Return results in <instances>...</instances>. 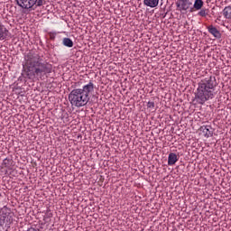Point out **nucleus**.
I'll return each mask as SVG.
<instances>
[{
    "mask_svg": "<svg viewBox=\"0 0 231 231\" xmlns=\"http://www.w3.org/2000/svg\"><path fill=\"white\" fill-rule=\"evenodd\" d=\"M225 19H231V5L226 6L223 10Z\"/></svg>",
    "mask_w": 231,
    "mask_h": 231,
    "instance_id": "12",
    "label": "nucleus"
},
{
    "mask_svg": "<svg viewBox=\"0 0 231 231\" xmlns=\"http://www.w3.org/2000/svg\"><path fill=\"white\" fill-rule=\"evenodd\" d=\"M16 5L23 10H30L33 6H42L44 0H15Z\"/></svg>",
    "mask_w": 231,
    "mask_h": 231,
    "instance_id": "4",
    "label": "nucleus"
},
{
    "mask_svg": "<svg viewBox=\"0 0 231 231\" xmlns=\"http://www.w3.org/2000/svg\"><path fill=\"white\" fill-rule=\"evenodd\" d=\"M198 15H199V17H207V15H208V9H200V11L198 13Z\"/></svg>",
    "mask_w": 231,
    "mask_h": 231,
    "instance_id": "16",
    "label": "nucleus"
},
{
    "mask_svg": "<svg viewBox=\"0 0 231 231\" xmlns=\"http://www.w3.org/2000/svg\"><path fill=\"white\" fill-rule=\"evenodd\" d=\"M200 131H202L205 138H209V136H212V132H210V126H201Z\"/></svg>",
    "mask_w": 231,
    "mask_h": 231,
    "instance_id": "11",
    "label": "nucleus"
},
{
    "mask_svg": "<svg viewBox=\"0 0 231 231\" xmlns=\"http://www.w3.org/2000/svg\"><path fill=\"white\" fill-rule=\"evenodd\" d=\"M216 78L210 76L199 81L197 88L196 98L199 104H205L208 100H212L216 97Z\"/></svg>",
    "mask_w": 231,
    "mask_h": 231,
    "instance_id": "3",
    "label": "nucleus"
},
{
    "mask_svg": "<svg viewBox=\"0 0 231 231\" xmlns=\"http://www.w3.org/2000/svg\"><path fill=\"white\" fill-rule=\"evenodd\" d=\"M95 91V84L88 82L82 88H75L69 94V100L72 107H84L89 102V97Z\"/></svg>",
    "mask_w": 231,
    "mask_h": 231,
    "instance_id": "2",
    "label": "nucleus"
},
{
    "mask_svg": "<svg viewBox=\"0 0 231 231\" xmlns=\"http://www.w3.org/2000/svg\"><path fill=\"white\" fill-rule=\"evenodd\" d=\"M23 69L29 80H42L46 75L51 73V64L44 62L38 53L30 51L25 56Z\"/></svg>",
    "mask_w": 231,
    "mask_h": 231,
    "instance_id": "1",
    "label": "nucleus"
},
{
    "mask_svg": "<svg viewBox=\"0 0 231 231\" xmlns=\"http://www.w3.org/2000/svg\"><path fill=\"white\" fill-rule=\"evenodd\" d=\"M1 198H3V195L0 193V199H1Z\"/></svg>",
    "mask_w": 231,
    "mask_h": 231,
    "instance_id": "19",
    "label": "nucleus"
},
{
    "mask_svg": "<svg viewBox=\"0 0 231 231\" xmlns=\"http://www.w3.org/2000/svg\"><path fill=\"white\" fill-rule=\"evenodd\" d=\"M8 29L5 27L2 23H0V41H5L6 37H8Z\"/></svg>",
    "mask_w": 231,
    "mask_h": 231,
    "instance_id": "10",
    "label": "nucleus"
},
{
    "mask_svg": "<svg viewBox=\"0 0 231 231\" xmlns=\"http://www.w3.org/2000/svg\"><path fill=\"white\" fill-rule=\"evenodd\" d=\"M55 35H57V33H50V37L51 40L55 39Z\"/></svg>",
    "mask_w": 231,
    "mask_h": 231,
    "instance_id": "18",
    "label": "nucleus"
},
{
    "mask_svg": "<svg viewBox=\"0 0 231 231\" xmlns=\"http://www.w3.org/2000/svg\"><path fill=\"white\" fill-rule=\"evenodd\" d=\"M3 165L6 169H12V167H14V161L12 159L5 158L3 161Z\"/></svg>",
    "mask_w": 231,
    "mask_h": 231,
    "instance_id": "13",
    "label": "nucleus"
},
{
    "mask_svg": "<svg viewBox=\"0 0 231 231\" xmlns=\"http://www.w3.org/2000/svg\"><path fill=\"white\" fill-rule=\"evenodd\" d=\"M178 160H180V157L176 153L170 152L168 155V165H170L171 167L172 165H176Z\"/></svg>",
    "mask_w": 231,
    "mask_h": 231,
    "instance_id": "7",
    "label": "nucleus"
},
{
    "mask_svg": "<svg viewBox=\"0 0 231 231\" xmlns=\"http://www.w3.org/2000/svg\"><path fill=\"white\" fill-rule=\"evenodd\" d=\"M203 0H195L193 7L195 8V10H201L203 8Z\"/></svg>",
    "mask_w": 231,
    "mask_h": 231,
    "instance_id": "14",
    "label": "nucleus"
},
{
    "mask_svg": "<svg viewBox=\"0 0 231 231\" xmlns=\"http://www.w3.org/2000/svg\"><path fill=\"white\" fill-rule=\"evenodd\" d=\"M208 32H209L216 39H221V32L214 25H209L208 27Z\"/></svg>",
    "mask_w": 231,
    "mask_h": 231,
    "instance_id": "8",
    "label": "nucleus"
},
{
    "mask_svg": "<svg viewBox=\"0 0 231 231\" xmlns=\"http://www.w3.org/2000/svg\"><path fill=\"white\" fill-rule=\"evenodd\" d=\"M147 107H148V109H154V102L149 101L147 103Z\"/></svg>",
    "mask_w": 231,
    "mask_h": 231,
    "instance_id": "17",
    "label": "nucleus"
},
{
    "mask_svg": "<svg viewBox=\"0 0 231 231\" xmlns=\"http://www.w3.org/2000/svg\"><path fill=\"white\" fill-rule=\"evenodd\" d=\"M176 5H177V8H179V10L187 11V10H189V8H190L192 2H190L189 0H179L176 3Z\"/></svg>",
    "mask_w": 231,
    "mask_h": 231,
    "instance_id": "6",
    "label": "nucleus"
},
{
    "mask_svg": "<svg viewBox=\"0 0 231 231\" xmlns=\"http://www.w3.org/2000/svg\"><path fill=\"white\" fill-rule=\"evenodd\" d=\"M12 216H14V213L10 212V209L3 208L0 211V225L10 223L12 221Z\"/></svg>",
    "mask_w": 231,
    "mask_h": 231,
    "instance_id": "5",
    "label": "nucleus"
},
{
    "mask_svg": "<svg viewBox=\"0 0 231 231\" xmlns=\"http://www.w3.org/2000/svg\"><path fill=\"white\" fill-rule=\"evenodd\" d=\"M63 46H67V48H73V41L69 38H63Z\"/></svg>",
    "mask_w": 231,
    "mask_h": 231,
    "instance_id": "15",
    "label": "nucleus"
},
{
    "mask_svg": "<svg viewBox=\"0 0 231 231\" xmlns=\"http://www.w3.org/2000/svg\"><path fill=\"white\" fill-rule=\"evenodd\" d=\"M143 5L149 8H156L160 5V0H143Z\"/></svg>",
    "mask_w": 231,
    "mask_h": 231,
    "instance_id": "9",
    "label": "nucleus"
}]
</instances>
